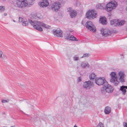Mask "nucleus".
I'll use <instances>...</instances> for the list:
<instances>
[{
	"instance_id": "nucleus-1",
	"label": "nucleus",
	"mask_w": 127,
	"mask_h": 127,
	"mask_svg": "<svg viewBox=\"0 0 127 127\" xmlns=\"http://www.w3.org/2000/svg\"><path fill=\"white\" fill-rule=\"evenodd\" d=\"M35 0H17L16 4L18 7L22 8L25 7L32 5Z\"/></svg>"
},
{
	"instance_id": "nucleus-2",
	"label": "nucleus",
	"mask_w": 127,
	"mask_h": 127,
	"mask_svg": "<svg viewBox=\"0 0 127 127\" xmlns=\"http://www.w3.org/2000/svg\"><path fill=\"white\" fill-rule=\"evenodd\" d=\"M110 75L111 78L110 80V82L115 86H117L120 83L118 80V75L115 72H112L110 73Z\"/></svg>"
},
{
	"instance_id": "nucleus-3",
	"label": "nucleus",
	"mask_w": 127,
	"mask_h": 127,
	"mask_svg": "<svg viewBox=\"0 0 127 127\" xmlns=\"http://www.w3.org/2000/svg\"><path fill=\"white\" fill-rule=\"evenodd\" d=\"M117 2L115 0H112L107 3L105 8V10L110 12L115 9L117 6Z\"/></svg>"
},
{
	"instance_id": "nucleus-4",
	"label": "nucleus",
	"mask_w": 127,
	"mask_h": 127,
	"mask_svg": "<svg viewBox=\"0 0 127 127\" xmlns=\"http://www.w3.org/2000/svg\"><path fill=\"white\" fill-rule=\"evenodd\" d=\"M104 85V87L101 90L102 93H104L105 91L110 93L113 92L114 89L110 85L108 84L107 83V84H105Z\"/></svg>"
},
{
	"instance_id": "nucleus-5",
	"label": "nucleus",
	"mask_w": 127,
	"mask_h": 127,
	"mask_svg": "<svg viewBox=\"0 0 127 127\" xmlns=\"http://www.w3.org/2000/svg\"><path fill=\"white\" fill-rule=\"evenodd\" d=\"M61 7L60 3L58 2H54L51 5V8L53 11L57 12Z\"/></svg>"
},
{
	"instance_id": "nucleus-6",
	"label": "nucleus",
	"mask_w": 127,
	"mask_h": 127,
	"mask_svg": "<svg viewBox=\"0 0 127 127\" xmlns=\"http://www.w3.org/2000/svg\"><path fill=\"white\" fill-rule=\"evenodd\" d=\"M97 12L95 11L91 10L87 12L86 14V17L91 19H94L96 16Z\"/></svg>"
},
{
	"instance_id": "nucleus-7",
	"label": "nucleus",
	"mask_w": 127,
	"mask_h": 127,
	"mask_svg": "<svg viewBox=\"0 0 127 127\" xmlns=\"http://www.w3.org/2000/svg\"><path fill=\"white\" fill-rule=\"evenodd\" d=\"M86 26L88 30L93 32H95L96 28L95 26L93 25L91 21H87L86 24Z\"/></svg>"
},
{
	"instance_id": "nucleus-8",
	"label": "nucleus",
	"mask_w": 127,
	"mask_h": 127,
	"mask_svg": "<svg viewBox=\"0 0 127 127\" xmlns=\"http://www.w3.org/2000/svg\"><path fill=\"white\" fill-rule=\"evenodd\" d=\"M95 83L96 84L100 86L104 84H107V82L103 77H100L99 78H96L95 79Z\"/></svg>"
},
{
	"instance_id": "nucleus-9",
	"label": "nucleus",
	"mask_w": 127,
	"mask_h": 127,
	"mask_svg": "<svg viewBox=\"0 0 127 127\" xmlns=\"http://www.w3.org/2000/svg\"><path fill=\"white\" fill-rule=\"evenodd\" d=\"M29 22L30 24L32 25H33V27L34 28L42 32L43 31V29L41 27H39V26H37L36 25L37 24V23L38 22H39L38 21H35L33 22L32 20L31 19H29Z\"/></svg>"
},
{
	"instance_id": "nucleus-10",
	"label": "nucleus",
	"mask_w": 127,
	"mask_h": 127,
	"mask_svg": "<svg viewBox=\"0 0 127 127\" xmlns=\"http://www.w3.org/2000/svg\"><path fill=\"white\" fill-rule=\"evenodd\" d=\"M93 86V83L90 80L85 81L83 84V87L86 89H90Z\"/></svg>"
},
{
	"instance_id": "nucleus-11",
	"label": "nucleus",
	"mask_w": 127,
	"mask_h": 127,
	"mask_svg": "<svg viewBox=\"0 0 127 127\" xmlns=\"http://www.w3.org/2000/svg\"><path fill=\"white\" fill-rule=\"evenodd\" d=\"M100 32L102 35L104 36H106L111 34V32L107 29L102 28L101 29Z\"/></svg>"
},
{
	"instance_id": "nucleus-12",
	"label": "nucleus",
	"mask_w": 127,
	"mask_h": 127,
	"mask_svg": "<svg viewBox=\"0 0 127 127\" xmlns=\"http://www.w3.org/2000/svg\"><path fill=\"white\" fill-rule=\"evenodd\" d=\"M118 76L120 81L121 83L125 82V76L124 73L122 71H120L118 73Z\"/></svg>"
},
{
	"instance_id": "nucleus-13",
	"label": "nucleus",
	"mask_w": 127,
	"mask_h": 127,
	"mask_svg": "<svg viewBox=\"0 0 127 127\" xmlns=\"http://www.w3.org/2000/svg\"><path fill=\"white\" fill-rule=\"evenodd\" d=\"M54 35L58 37L63 36V32L60 30L57 29L53 32Z\"/></svg>"
},
{
	"instance_id": "nucleus-14",
	"label": "nucleus",
	"mask_w": 127,
	"mask_h": 127,
	"mask_svg": "<svg viewBox=\"0 0 127 127\" xmlns=\"http://www.w3.org/2000/svg\"><path fill=\"white\" fill-rule=\"evenodd\" d=\"M37 24L36 25L37 26H38L40 27H41L47 29H50L51 28L50 26L42 22H37Z\"/></svg>"
},
{
	"instance_id": "nucleus-15",
	"label": "nucleus",
	"mask_w": 127,
	"mask_h": 127,
	"mask_svg": "<svg viewBox=\"0 0 127 127\" xmlns=\"http://www.w3.org/2000/svg\"><path fill=\"white\" fill-rule=\"evenodd\" d=\"M49 3L47 0H44L39 3V5L42 7H46L49 4Z\"/></svg>"
},
{
	"instance_id": "nucleus-16",
	"label": "nucleus",
	"mask_w": 127,
	"mask_h": 127,
	"mask_svg": "<svg viewBox=\"0 0 127 127\" xmlns=\"http://www.w3.org/2000/svg\"><path fill=\"white\" fill-rule=\"evenodd\" d=\"M81 66L83 68H85L86 67H89V65L87 62H83L81 63Z\"/></svg>"
},
{
	"instance_id": "nucleus-17",
	"label": "nucleus",
	"mask_w": 127,
	"mask_h": 127,
	"mask_svg": "<svg viewBox=\"0 0 127 127\" xmlns=\"http://www.w3.org/2000/svg\"><path fill=\"white\" fill-rule=\"evenodd\" d=\"M125 22L124 20L120 21L118 20L117 25V26L120 27L123 26L125 23Z\"/></svg>"
},
{
	"instance_id": "nucleus-18",
	"label": "nucleus",
	"mask_w": 127,
	"mask_h": 127,
	"mask_svg": "<svg viewBox=\"0 0 127 127\" xmlns=\"http://www.w3.org/2000/svg\"><path fill=\"white\" fill-rule=\"evenodd\" d=\"M99 21L102 24H105L106 21V18L104 17L100 16V18Z\"/></svg>"
},
{
	"instance_id": "nucleus-19",
	"label": "nucleus",
	"mask_w": 127,
	"mask_h": 127,
	"mask_svg": "<svg viewBox=\"0 0 127 127\" xmlns=\"http://www.w3.org/2000/svg\"><path fill=\"white\" fill-rule=\"evenodd\" d=\"M111 110V109L110 107L107 106L105 108L104 112L105 114H108L110 112Z\"/></svg>"
},
{
	"instance_id": "nucleus-20",
	"label": "nucleus",
	"mask_w": 127,
	"mask_h": 127,
	"mask_svg": "<svg viewBox=\"0 0 127 127\" xmlns=\"http://www.w3.org/2000/svg\"><path fill=\"white\" fill-rule=\"evenodd\" d=\"M77 14L76 11L75 10H73L70 12V15L71 18H74L77 15Z\"/></svg>"
},
{
	"instance_id": "nucleus-21",
	"label": "nucleus",
	"mask_w": 127,
	"mask_h": 127,
	"mask_svg": "<svg viewBox=\"0 0 127 127\" xmlns=\"http://www.w3.org/2000/svg\"><path fill=\"white\" fill-rule=\"evenodd\" d=\"M104 4H98L96 5V7L97 9H104Z\"/></svg>"
},
{
	"instance_id": "nucleus-22",
	"label": "nucleus",
	"mask_w": 127,
	"mask_h": 127,
	"mask_svg": "<svg viewBox=\"0 0 127 127\" xmlns=\"http://www.w3.org/2000/svg\"><path fill=\"white\" fill-rule=\"evenodd\" d=\"M120 90L122 91V94L123 95H124L126 94V91L125 88V86H121L120 87Z\"/></svg>"
},
{
	"instance_id": "nucleus-23",
	"label": "nucleus",
	"mask_w": 127,
	"mask_h": 127,
	"mask_svg": "<svg viewBox=\"0 0 127 127\" xmlns=\"http://www.w3.org/2000/svg\"><path fill=\"white\" fill-rule=\"evenodd\" d=\"M0 58H1L3 60H5L6 58V57L5 55L3 54L1 50L0 49Z\"/></svg>"
},
{
	"instance_id": "nucleus-24",
	"label": "nucleus",
	"mask_w": 127,
	"mask_h": 127,
	"mask_svg": "<svg viewBox=\"0 0 127 127\" xmlns=\"http://www.w3.org/2000/svg\"><path fill=\"white\" fill-rule=\"evenodd\" d=\"M68 40H69L72 41H78V40L77 39V38L72 35H71L69 37Z\"/></svg>"
},
{
	"instance_id": "nucleus-25",
	"label": "nucleus",
	"mask_w": 127,
	"mask_h": 127,
	"mask_svg": "<svg viewBox=\"0 0 127 127\" xmlns=\"http://www.w3.org/2000/svg\"><path fill=\"white\" fill-rule=\"evenodd\" d=\"M96 75L94 73H92L89 75V78L90 80L93 79L96 77Z\"/></svg>"
},
{
	"instance_id": "nucleus-26",
	"label": "nucleus",
	"mask_w": 127,
	"mask_h": 127,
	"mask_svg": "<svg viewBox=\"0 0 127 127\" xmlns=\"http://www.w3.org/2000/svg\"><path fill=\"white\" fill-rule=\"evenodd\" d=\"M118 20L114 19L110 21L111 24L112 25H114L117 26V24Z\"/></svg>"
},
{
	"instance_id": "nucleus-27",
	"label": "nucleus",
	"mask_w": 127,
	"mask_h": 127,
	"mask_svg": "<svg viewBox=\"0 0 127 127\" xmlns=\"http://www.w3.org/2000/svg\"><path fill=\"white\" fill-rule=\"evenodd\" d=\"M70 33H66L64 34V37L65 39H68L69 37Z\"/></svg>"
},
{
	"instance_id": "nucleus-28",
	"label": "nucleus",
	"mask_w": 127,
	"mask_h": 127,
	"mask_svg": "<svg viewBox=\"0 0 127 127\" xmlns=\"http://www.w3.org/2000/svg\"><path fill=\"white\" fill-rule=\"evenodd\" d=\"M28 22L27 21H24L22 23V25L24 26H27L28 25Z\"/></svg>"
},
{
	"instance_id": "nucleus-29",
	"label": "nucleus",
	"mask_w": 127,
	"mask_h": 127,
	"mask_svg": "<svg viewBox=\"0 0 127 127\" xmlns=\"http://www.w3.org/2000/svg\"><path fill=\"white\" fill-rule=\"evenodd\" d=\"M73 58L74 61H77L79 60V57L77 55H75L73 57Z\"/></svg>"
},
{
	"instance_id": "nucleus-30",
	"label": "nucleus",
	"mask_w": 127,
	"mask_h": 127,
	"mask_svg": "<svg viewBox=\"0 0 127 127\" xmlns=\"http://www.w3.org/2000/svg\"><path fill=\"white\" fill-rule=\"evenodd\" d=\"M5 7L3 6H0V12H2L4 11Z\"/></svg>"
},
{
	"instance_id": "nucleus-31",
	"label": "nucleus",
	"mask_w": 127,
	"mask_h": 127,
	"mask_svg": "<svg viewBox=\"0 0 127 127\" xmlns=\"http://www.w3.org/2000/svg\"><path fill=\"white\" fill-rule=\"evenodd\" d=\"M96 127H104V125L101 123L100 122Z\"/></svg>"
},
{
	"instance_id": "nucleus-32",
	"label": "nucleus",
	"mask_w": 127,
	"mask_h": 127,
	"mask_svg": "<svg viewBox=\"0 0 127 127\" xmlns=\"http://www.w3.org/2000/svg\"><path fill=\"white\" fill-rule=\"evenodd\" d=\"M9 101V100L8 99H7L5 100H2L1 101L3 103H5L6 102H8Z\"/></svg>"
},
{
	"instance_id": "nucleus-33",
	"label": "nucleus",
	"mask_w": 127,
	"mask_h": 127,
	"mask_svg": "<svg viewBox=\"0 0 127 127\" xmlns=\"http://www.w3.org/2000/svg\"><path fill=\"white\" fill-rule=\"evenodd\" d=\"M90 55L89 54H87V53L85 54H84L83 56L82 57H81V58H83L85 57H88V56H89Z\"/></svg>"
},
{
	"instance_id": "nucleus-34",
	"label": "nucleus",
	"mask_w": 127,
	"mask_h": 127,
	"mask_svg": "<svg viewBox=\"0 0 127 127\" xmlns=\"http://www.w3.org/2000/svg\"><path fill=\"white\" fill-rule=\"evenodd\" d=\"M67 11L68 12H71L72 10V9L71 7H69L67 8Z\"/></svg>"
},
{
	"instance_id": "nucleus-35",
	"label": "nucleus",
	"mask_w": 127,
	"mask_h": 127,
	"mask_svg": "<svg viewBox=\"0 0 127 127\" xmlns=\"http://www.w3.org/2000/svg\"><path fill=\"white\" fill-rule=\"evenodd\" d=\"M24 20V19L20 17L19 18V21L20 22H23Z\"/></svg>"
},
{
	"instance_id": "nucleus-36",
	"label": "nucleus",
	"mask_w": 127,
	"mask_h": 127,
	"mask_svg": "<svg viewBox=\"0 0 127 127\" xmlns=\"http://www.w3.org/2000/svg\"><path fill=\"white\" fill-rule=\"evenodd\" d=\"M82 80V78L81 77H79L78 78V82H80Z\"/></svg>"
},
{
	"instance_id": "nucleus-37",
	"label": "nucleus",
	"mask_w": 127,
	"mask_h": 127,
	"mask_svg": "<svg viewBox=\"0 0 127 127\" xmlns=\"http://www.w3.org/2000/svg\"><path fill=\"white\" fill-rule=\"evenodd\" d=\"M124 127H127V123H125L123 124Z\"/></svg>"
},
{
	"instance_id": "nucleus-38",
	"label": "nucleus",
	"mask_w": 127,
	"mask_h": 127,
	"mask_svg": "<svg viewBox=\"0 0 127 127\" xmlns=\"http://www.w3.org/2000/svg\"><path fill=\"white\" fill-rule=\"evenodd\" d=\"M4 15L5 16H6L7 15V14L6 13H4Z\"/></svg>"
},
{
	"instance_id": "nucleus-39",
	"label": "nucleus",
	"mask_w": 127,
	"mask_h": 127,
	"mask_svg": "<svg viewBox=\"0 0 127 127\" xmlns=\"http://www.w3.org/2000/svg\"><path fill=\"white\" fill-rule=\"evenodd\" d=\"M125 88L126 89H127V86H125Z\"/></svg>"
},
{
	"instance_id": "nucleus-40",
	"label": "nucleus",
	"mask_w": 127,
	"mask_h": 127,
	"mask_svg": "<svg viewBox=\"0 0 127 127\" xmlns=\"http://www.w3.org/2000/svg\"><path fill=\"white\" fill-rule=\"evenodd\" d=\"M73 127H78L74 125Z\"/></svg>"
},
{
	"instance_id": "nucleus-41",
	"label": "nucleus",
	"mask_w": 127,
	"mask_h": 127,
	"mask_svg": "<svg viewBox=\"0 0 127 127\" xmlns=\"http://www.w3.org/2000/svg\"><path fill=\"white\" fill-rule=\"evenodd\" d=\"M10 127H15L14 126H11Z\"/></svg>"
},
{
	"instance_id": "nucleus-42",
	"label": "nucleus",
	"mask_w": 127,
	"mask_h": 127,
	"mask_svg": "<svg viewBox=\"0 0 127 127\" xmlns=\"http://www.w3.org/2000/svg\"><path fill=\"white\" fill-rule=\"evenodd\" d=\"M13 21L14 22H15V20H13Z\"/></svg>"
},
{
	"instance_id": "nucleus-43",
	"label": "nucleus",
	"mask_w": 127,
	"mask_h": 127,
	"mask_svg": "<svg viewBox=\"0 0 127 127\" xmlns=\"http://www.w3.org/2000/svg\"><path fill=\"white\" fill-rule=\"evenodd\" d=\"M3 1H5L6 0H2Z\"/></svg>"
},
{
	"instance_id": "nucleus-44",
	"label": "nucleus",
	"mask_w": 127,
	"mask_h": 127,
	"mask_svg": "<svg viewBox=\"0 0 127 127\" xmlns=\"http://www.w3.org/2000/svg\"><path fill=\"white\" fill-rule=\"evenodd\" d=\"M73 31H71L70 32H72Z\"/></svg>"
},
{
	"instance_id": "nucleus-45",
	"label": "nucleus",
	"mask_w": 127,
	"mask_h": 127,
	"mask_svg": "<svg viewBox=\"0 0 127 127\" xmlns=\"http://www.w3.org/2000/svg\"><path fill=\"white\" fill-rule=\"evenodd\" d=\"M126 10H127V8H126Z\"/></svg>"
}]
</instances>
